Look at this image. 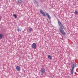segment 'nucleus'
<instances>
[{"label":"nucleus","instance_id":"obj_1","mask_svg":"<svg viewBox=\"0 0 78 78\" xmlns=\"http://www.w3.org/2000/svg\"><path fill=\"white\" fill-rule=\"evenodd\" d=\"M57 20L58 21V25L60 27V28H59L60 31V32L62 34H63V35L66 34V33L64 32V30H63V29H64V27L62 25V23L59 21L58 19H57Z\"/></svg>","mask_w":78,"mask_h":78},{"label":"nucleus","instance_id":"obj_2","mask_svg":"<svg viewBox=\"0 0 78 78\" xmlns=\"http://www.w3.org/2000/svg\"><path fill=\"white\" fill-rule=\"evenodd\" d=\"M76 67V63H75L72 65V69L71 72V74H72L73 73V69H74V67Z\"/></svg>","mask_w":78,"mask_h":78},{"label":"nucleus","instance_id":"obj_3","mask_svg":"<svg viewBox=\"0 0 78 78\" xmlns=\"http://www.w3.org/2000/svg\"><path fill=\"white\" fill-rule=\"evenodd\" d=\"M37 46L36 44L35 43H33L31 45L32 48H34V49H36V48Z\"/></svg>","mask_w":78,"mask_h":78},{"label":"nucleus","instance_id":"obj_4","mask_svg":"<svg viewBox=\"0 0 78 78\" xmlns=\"http://www.w3.org/2000/svg\"><path fill=\"white\" fill-rule=\"evenodd\" d=\"M40 71L41 74H44L45 72V69L44 68H41Z\"/></svg>","mask_w":78,"mask_h":78},{"label":"nucleus","instance_id":"obj_5","mask_svg":"<svg viewBox=\"0 0 78 78\" xmlns=\"http://www.w3.org/2000/svg\"><path fill=\"white\" fill-rule=\"evenodd\" d=\"M40 12H41V14L43 15V16H45V12H44L43 11V10H41L40 11Z\"/></svg>","mask_w":78,"mask_h":78},{"label":"nucleus","instance_id":"obj_6","mask_svg":"<svg viewBox=\"0 0 78 78\" xmlns=\"http://www.w3.org/2000/svg\"><path fill=\"white\" fill-rule=\"evenodd\" d=\"M16 69L17 71H20V67L19 66H17L16 67Z\"/></svg>","mask_w":78,"mask_h":78},{"label":"nucleus","instance_id":"obj_7","mask_svg":"<svg viewBox=\"0 0 78 78\" xmlns=\"http://www.w3.org/2000/svg\"><path fill=\"white\" fill-rule=\"evenodd\" d=\"M46 15H47V16L48 17V18L49 19H51V16H50V15H49L47 12H46Z\"/></svg>","mask_w":78,"mask_h":78},{"label":"nucleus","instance_id":"obj_8","mask_svg":"<svg viewBox=\"0 0 78 78\" xmlns=\"http://www.w3.org/2000/svg\"><path fill=\"white\" fill-rule=\"evenodd\" d=\"M3 35L2 34H0V39H2L3 38Z\"/></svg>","mask_w":78,"mask_h":78},{"label":"nucleus","instance_id":"obj_9","mask_svg":"<svg viewBox=\"0 0 78 78\" xmlns=\"http://www.w3.org/2000/svg\"><path fill=\"white\" fill-rule=\"evenodd\" d=\"M22 0H18V3H22Z\"/></svg>","mask_w":78,"mask_h":78},{"label":"nucleus","instance_id":"obj_10","mask_svg":"<svg viewBox=\"0 0 78 78\" xmlns=\"http://www.w3.org/2000/svg\"><path fill=\"white\" fill-rule=\"evenodd\" d=\"M48 58H49V59H52V57H51V55H48Z\"/></svg>","mask_w":78,"mask_h":78},{"label":"nucleus","instance_id":"obj_11","mask_svg":"<svg viewBox=\"0 0 78 78\" xmlns=\"http://www.w3.org/2000/svg\"><path fill=\"white\" fill-rule=\"evenodd\" d=\"M74 14H75V15L78 14V12L76 10L75 11V12H74Z\"/></svg>","mask_w":78,"mask_h":78},{"label":"nucleus","instance_id":"obj_12","mask_svg":"<svg viewBox=\"0 0 78 78\" xmlns=\"http://www.w3.org/2000/svg\"><path fill=\"white\" fill-rule=\"evenodd\" d=\"M17 30L18 31H22V28H18Z\"/></svg>","mask_w":78,"mask_h":78},{"label":"nucleus","instance_id":"obj_13","mask_svg":"<svg viewBox=\"0 0 78 78\" xmlns=\"http://www.w3.org/2000/svg\"><path fill=\"white\" fill-rule=\"evenodd\" d=\"M13 17H15V18H17V15H16V14H14L13 15Z\"/></svg>","mask_w":78,"mask_h":78},{"label":"nucleus","instance_id":"obj_14","mask_svg":"<svg viewBox=\"0 0 78 78\" xmlns=\"http://www.w3.org/2000/svg\"><path fill=\"white\" fill-rule=\"evenodd\" d=\"M34 2L35 4H37V1L36 0L34 1Z\"/></svg>","mask_w":78,"mask_h":78},{"label":"nucleus","instance_id":"obj_15","mask_svg":"<svg viewBox=\"0 0 78 78\" xmlns=\"http://www.w3.org/2000/svg\"><path fill=\"white\" fill-rule=\"evenodd\" d=\"M29 30L30 31H32V28H30L29 29Z\"/></svg>","mask_w":78,"mask_h":78},{"label":"nucleus","instance_id":"obj_16","mask_svg":"<svg viewBox=\"0 0 78 78\" xmlns=\"http://www.w3.org/2000/svg\"><path fill=\"white\" fill-rule=\"evenodd\" d=\"M0 21H1V19H0Z\"/></svg>","mask_w":78,"mask_h":78},{"label":"nucleus","instance_id":"obj_17","mask_svg":"<svg viewBox=\"0 0 78 78\" xmlns=\"http://www.w3.org/2000/svg\"><path fill=\"white\" fill-rule=\"evenodd\" d=\"M77 2H78V0H77Z\"/></svg>","mask_w":78,"mask_h":78}]
</instances>
